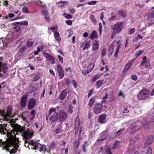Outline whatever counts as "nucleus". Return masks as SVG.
I'll list each match as a JSON object with an SVG mask.
<instances>
[{
	"mask_svg": "<svg viewBox=\"0 0 154 154\" xmlns=\"http://www.w3.org/2000/svg\"><path fill=\"white\" fill-rule=\"evenodd\" d=\"M34 133L31 132L30 131H23L22 134V136L23 137L25 140V146L26 147H28L29 149V144L28 143V141L33 136Z\"/></svg>",
	"mask_w": 154,
	"mask_h": 154,
	"instance_id": "nucleus-1",
	"label": "nucleus"
},
{
	"mask_svg": "<svg viewBox=\"0 0 154 154\" xmlns=\"http://www.w3.org/2000/svg\"><path fill=\"white\" fill-rule=\"evenodd\" d=\"M149 95L148 90L146 88H143L140 91L137 97L140 100H145L149 97Z\"/></svg>",
	"mask_w": 154,
	"mask_h": 154,
	"instance_id": "nucleus-2",
	"label": "nucleus"
},
{
	"mask_svg": "<svg viewBox=\"0 0 154 154\" xmlns=\"http://www.w3.org/2000/svg\"><path fill=\"white\" fill-rule=\"evenodd\" d=\"M79 116H77L75 118V135H78L80 137L81 135L82 129L80 127V122Z\"/></svg>",
	"mask_w": 154,
	"mask_h": 154,
	"instance_id": "nucleus-3",
	"label": "nucleus"
},
{
	"mask_svg": "<svg viewBox=\"0 0 154 154\" xmlns=\"http://www.w3.org/2000/svg\"><path fill=\"white\" fill-rule=\"evenodd\" d=\"M5 142H3L2 143V147L3 149H5L7 151H9V152L10 154H12L14 153L15 154L16 152H17V148L18 146H14L15 149H12V150H10L9 148V147H10L11 145L13 143H10V144H9L8 143H5Z\"/></svg>",
	"mask_w": 154,
	"mask_h": 154,
	"instance_id": "nucleus-4",
	"label": "nucleus"
},
{
	"mask_svg": "<svg viewBox=\"0 0 154 154\" xmlns=\"http://www.w3.org/2000/svg\"><path fill=\"white\" fill-rule=\"evenodd\" d=\"M123 26L122 22L120 21L117 22L113 26H112L111 27L114 33H118L122 31Z\"/></svg>",
	"mask_w": 154,
	"mask_h": 154,
	"instance_id": "nucleus-5",
	"label": "nucleus"
},
{
	"mask_svg": "<svg viewBox=\"0 0 154 154\" xmlns=\"http://www.w3.org/2000/svg\"><path fill=\"white\" fill-rule=\"evenodd\" d=\"M103 109V106L101 103H97L94 106L93 112L95 114H99L101 113L102 112Z\"/></svg>",
	"mask_w": 154,
	"mask_h": 154,
	"instance_id": "nucleus-6",
	"label": "nucleus"
},
{
	"mask_svg": "<svg viewBox=\"0 0 154 154\" xmlns=\"http://www.w3.org/2000/svg\"><path fill=\"white\" fill-rule=\"evenodd\" d=\"M8 130L7 129V131H6L7 132L6 135L8 138L7 140L5 142V143H8L9 144H10V143H13V141H14L16 136H13L12 133L8 132Z\"/></svg>",
	"mask_w": 154,
	"mask_h": 154,
	"instance_id": "nucleus-7",
	"label": "nucleus"
},
{
	"mask_svg": "<svg viewBox=\"0 0 154 154\" xmlns=\"http://www.w3.org/2000/svg\"><path fill=\"white\" fill-rule=\"evenodd\" d=\"M36 100L34 98H31L29 100L28 103V107L29 109H31L33 108L36 105Z\"/></svg>",
	"mask_w": 154,
	"mask_h": 154,
	"instance_id": "nucleus-8",
	"label": "nucleus"
},
{
	"mask_svg": "<svg viewBox=\"0 0 154 154\" xmlns=\"http://www.w3.org/2000/svg\"><path fill=\"white\" fill-rule=\"evenodd\" d=\"M28 95L27 94H24L22 97L20 102L21 106L24 107L26 106L27 101Z\"/></svg>",
	"mask_w": 154,
	"mask_h": 154,
	"instance_id": "nucleus-9",
	"label": "nucleus"
},
{
	"mask_svg": "<svg viewBox=\"0 0 154 154\" xmlns=\"http://www.w3.org/2000/svg\"><path fill=\"white\" fill-rule=\"evenodd\" d=\"M149 124V123L147 121L145 122L144 124L139 121H137L134 123V125H135L134 128H137V129H140L143 127L147 126Z\"/></svg>",
	"mask_w": 154,
	"mask_h": 154,
	"instance_id": "nucleus-10",
	"label": "nucleus"
},
{
	"mask_svg": "<svg viewBox=\"0 0 154 154\" xmlns=\"http://www.w3.org/2000/svg\"><path fill=\"white\" fill-rule=\"evenodd\" d=\"M43 53L44 56L51 62L52 64L55 63V58L53 56L46 52H43Z\"/></svg>",
	"mask_w": 154,
	"mask_h": 154,
	"instance_id": "nucleus-11",
	"label": "nucleus"
},
{
	"mask_svg": "<svg viewBox=\"0 0 154 154\" xmlns=\"http://www.w3.org/2000/svg\"><path fill=\"white\" fill-rule=\"evenodd\" d=\"M57 72L60 79H62L64 76V73L62 66L60 64L57 65Z\"/></svg>",
	"mask_w": 154,
	"mask_h": 154,
	"instance_id": "nucleus-12",
	"label": "nucleus"
},
{
	"mask_svg": "<svg viewBox=\"0 0 154 154\" xmlns=\"http://www.w3.org/2000/svg\"><path fill=\"white\" fill-rule=\"evenodd\" d=\"M106 115L103 114L100 115L98 118V122L101 124H105L106 122Z\"/></svg>",
	"mask_w": 154,
	"mask_h": 154,
	"instance_id": "nucleus-13",
	"label": "nucleus"
},
{
	"mask_svg": "<svg viewBox=\"0 0 154 154\" xmlns=\"http://www.w3.org/2000/svg\"><path fill=\"white\" fill-rule=\"evenodd\" d=\"M153 139V136L152 135H150L146 138L145 142L144 144L145 147H147L152 142Z\"/></svg>",
	"mask_w": 154,
	"mask_h": 154,
	"instance_id": "nucleus-14",
	"label": "nucleus"
},
{
	"mask_svg": "<svg viewBox=\"0 0 154 154\" xmlns=\"http://www.w3.org/2000/svg\"><path fill=\"white\" fill-rule=\"evenodd\" d=\"M58 117V113L57 112H55L50 116L49 119L51 123H53L57 120Z\"/></svg>",
	"mask_w": 154,
	"mask_h": 154,
	"instance_id": "nucleus-15",
	"label": "nucleus"
},
{
	"mask_svg": "<svg viewBox=\"0 0 154 154\" xmlns=\"http://www.w3.org/2000/svg\"><path fill=\"white\" fill-rule=\"evenodd\" d=\"M146 59L147 57H146L144 56L142 58L143 61L140 63V65L142 66L145 63H146L145 64V67L146 68H149L150 66V64L149 60L147 62Z\"/></svg>",
	"mask_w": 154,
	"mask_h": 154,
	"instance_id": "nucleus-16",
	"label": "nucleus"
},
{
	"mask_svg": "<svg viewBox=\"0 0 154 154\" xmlns=\"http://www.w3.org/2000/svg\"><path fill=\"white\" fill-rule=\"evenodd\" d=\"M67 114L65 112H60L59 115V120L60 122H63L67 118Z\"/></svg>",
	"mask_w": 154,
	"mask_h": 154,
	"instance_id": "nucleus-17",
	"label": "nucleus"
},
{
	"mask_svg": "<svg viewBox=\"0 0 154 154\" xmlns=\"http://www.w3.org/2000/svg\"><path fill=\"white\" fill-rule=\"evenodd\" d=\"M135 60V59H131L126 65L124 69V72H126L130 69L131 65L134 62Z\"/></svg>",
	"mask_w": 154,
	"mask_h": 154,
	"instance_id": "nucleus-18",
	"label": "nucleus"
},
{
	"mask_svg": "<svg viewBox=\"0 0 154 154\" xmlns=\"http://www.w3.org/2000/svg\"><path fill=\"white\" fill-rule=\"evenodd\" d=\"M67 88H66L65 89L63 90L61 93L60 94L59 96V98L60 100H64L67 96Z\"/></svg>",
	"mask_w": 154,
	"mask_h": 154,
	"instance_id": "nucleus-19",
	"label": "nucleus"
},
{
	"mask_svg": "<svg viewBox=\"0 0 154 154\" xmlns=\"http://www.w3.org/2000/svg\"><path fill=\"white\" fill-rule=\"evenodd\" d=\"M116 43V41H113L109 47V54H108V56L109 57H110L114 51V45Z\"/></svg>",
	"mask_w": 154,
	"mask_h": 154,
	"instance_id": "nucleus-20",
	"label": "nucleus"
},
{
	"mask_svg": "<svg viewBox=\"0 0 154 154\" xmlns=\"http://www.w3.org/2000/svg\"><path fill=\"white\" fill-rule=\"evenodd\" d=\"M12 111V107L11 105H9L7 107V111L6 113L5 114V116L7 119L8 117H10Z\"/></svg>",
	"mask_w": 154,
	"mask_h": 154,
	"instance_id": "nucleus-21",
	"label": "nucleus"
},
{
	"mask_svg": "<svg viewBox=\"0 0 154 154\" xmlns=\"http://www.w3.org/2000/svg\"><path fill=\"white\" fill-rule=\"evenodd\" d=\"M98 48V42L97 40H95L92 45V49L94 51H97Z\"/></svg>",
	"mask_w": 154,
	"mask_h": 154,
	"instance_id": "nucleus-22",
	"label": "nucleus"
},
{
	"mask_svg": "<svg viewBox=\"0 0 154 154\" xmlns=\"http://www.w3.org/2000/svg\"><path fill=\"white\" fill-rule=\"evenodd\" d=\"M54 35L56 40L57 41L59 42L61 41V38L59 32H55L54 33Z\"/></svg>",
	"mask_w": 154,
	"mask_h": 154,
	"instance_id": "nucleus-23",
	"label": "nucleus"
},
{
	"mask_svg": "<svg viewBox=\"0 0 154 154\" xmlns=\"http://www.w3.org/2000/svg\"><path fill=\"white\" fill-rule=\"evenodd\" d=\"M97 37V33L95 31H93L90 34L89 38L91 40H93Z\"/></svg>",
	"mask_w": 154,
	"mask_h": 154,
	"instance_id": "nucleus-24",
	"label": "nucleus"
},
{
	"mask_svg": "<svg viewBox=\"0 0 154 154\" xmlns=\"http://www.w3.org/2000/svg\"><path fill=\"white\" fill-rule=\"evenodd\" d=\"M1 119L5 120H6L7 119L4 111L0 110V120Z\"/></svg>",
	"mask_w": 154,
	"mask_h": 154,
	"instance_id": "nucleus-25",
	"label": "nucleus"
},
{
	"mask_svg": "<svg viewBox=\"0 0 154 154\" xmlns=\"http://www.w3.org/2000/svg\"><path fill=\"white\" fill-rule=\"evenodd\" d=\"M119 14L121 16L123 17H125L127 15V14L125 11L122 10L120 9L118 11Z\"/></svg>",
	"mask_w": 154,
	"mask_h": 154,
	"instance_id": "nucleus-26",
	"label": "nucleus"
},
{
	"mask_svg": "<svg viewBox=\"0 0 154 154\" xmlns=\"http://www.w3.org/2000/svg\"><path fill=\"white\" fill-rule=\"evenodd\" d=\"M89 18L94 24H96L97 20L94 15L91 14L89 17Z\"/></svg>",
	"mask_w": 154,
	"mask_h": 154,
	"instance_id": "nucleus-27",
	"label": "nucleus"
},
{
	"mask_svg": "<svg viewBox=\"0 0 154 154\" xmlns=\"http://www.w3.org/2000/svg\"><path fill=\"white\" fill-rule=\"evenodd\" d=\"M100 76H101V75L100 74H98L97 75H94L91 79V82L93 83Z\"/></svg>",
	"mask_w": 154,
	"mask_h": 154,
	"instance_id": "nucleus-28",
	"label": "nucleus"
},
{
	"mask_svg": "<svg viewBox=\"0 0 154 154\" xmlns=\"http://www.w3.org/2000/svg\"><path fill=\"white\" fill-rule=\"evenodd\" d=\"M95 97H93L91 98L89 101L88 105L90 108H91L92 107L95 101Z\"/></svg>",
	"mask_w": 154,
	"mask_h": 154,
	"instance_id": "nucleus-29",
	"label": "nucleus"
},
{
	"mask_svg": "<svg viewBox=\"0 0 154 154\" xmlns=\"http://www.w3.org/2000/svg\"><path fill=\"white\" fill-rule=\"evenodd\" d=\"M103 80H100L97 81L96 82V88H98L102 85Z\"/></svg>",
	"mask_w": 154,
	"mask_h": 154,
	"instance_id": "nucleus-30",
	"label": "nucleus"
},
{
	"mask_svg": "<svg viewBox=\"0 0 154 154\" xmlns=\"http://www.w3.org/2000/svg\"><path fill=\"white\" fill-rule=\"evenodd\" d=\"M61 125L60 124H59L58 125V127H60V128H57L55 130V132L56 134H57L60 133L61 132V131H62V129L61 128Z\"/></svg>",
	"mask_w": 154,
	"mask_h": 154,
	"instance_id": "nucleus-31",
	"label": "nucleus"
},
{
	"mask_svg": "<svg viewBox=\"0 0 154 154\" xmlns=\"http://www.w3.org/2000/svg\"><path fill=\"white\" fill-rule=\"evenodd\" d=\"M122 42V41L120 40H118L116 42V49H118L119 50V49L120 48L121 46Z\"/></svg>",
	"mask_w": 154,
	"mask_h": 154,
	"instance_id": "nucleus-32",
	"label": "nucleus"
},
{
	"mask_svg": "<svg viewBox=\"0 0 154 154\" xmlns=\"http://www.w3.org/2000/svg\"><path fill=\"white\" fill-rule=\"evenodd\" d=\"M41 146V144H40L39 143H38L36 142V143L34 145V146L32 147H31V148L35 150L38 148L40 147V146Z\"/></svg>",
	"mask_w": 154,
	"mask_h": 154,
	"instance_id": "nucleus-33",
	"label": "nucleus"
},
{
	"mask_svg": "<svg viewBox=\"0 0 154 154\" xmlns=\"http://www.w3.org/2000/svg\"><path fill=\"white\" fill-rule=\"evenodd\" d=\"M41 146L39 149V151L40 152L44 151V152H46V146L43 145L40 146Z\"/></svg>",
	"mask_w": 154,
	"mask_h": 154,
	"instance_id": "nucleus-34",
	"label": "nucleus"
},
{
	"mask_svg": "<svg viewBox=\"0 0 154 154\" xmlns=\"http://www.w3.org/2000/svg\"><path fill=\"white\" fill-rule=\"evenodd\" d=\"M118 141H116L114 143L113 146L112 147V149L113 150H115L118 148Z\"/></svg>",
	"mask_w": 154,
	"mask_h": 154,
	"instance_id": "nucleus-35",
	"label": "nucleus"
},
{
	"mask_svg": "<svg viewBox=\"0 0 154 154\" xmlns=\"http://www.w3.org/2000/svg\"><path fill=\"white\" fill-rule=\"evenodd\" d=\"M56 110L55 108H52L50 109L49 110L48 116H49L52 114L53 112H56Z\"/></svg>",
	"mask_w": 154,
	"mask_h": 154,
	"instance_id": "nucleus-36",
	"label": "nucleus"
},
{
	"mask_svg": "<svg viewBox=\"0 0 154 154\" xmlns=\"http://www.w3.org/2000/svg\"><path fill=\"white\" fill-rule=\"evenodd\" d=\"M106 154H112L111 152V149L110 147H107L106 149Z\"/></svg>",
	"mask_w": 154,
	"mask_h": 154,
	"instance_id": "nucleus-37",
	"label": "nucleus"
},
{
	"mask_svg": "<svg viewBox=\"0 0 154 154\" xmlns=\"http://www.w3.org/2000/svg\"><path fill=\"white\" fill-rule=\"evenodd\" d=\"M22 11L24 13H30V12L26 7H24L22 8Z\"/></svg>",
	"mask_w": 154,
	"mask_h": 154,
	"instance_id": "nucleus-38",
	"label": "nucleus"
},
{
	"mask_svg": "<svg viewBox=\"0 0 154 154\" xmlns=\"http://www.w3.org/2000/svg\"><path fill=\"white\" fill-rule=\"evenodd\" d=\"M58 27L56 26V27H53L50 28H49L51 30H52L53 32H57V30Z\"/></svg>",
	"mask_w": 154,
	"mask_h": 154,
	"instance_id": "nucleus-39",
	"label": "nucleus"
},
{
	"mask_svg": "<svg viewBox=\"0 0 154 154\" xmlns=\"http://www.w3.org/2000/svg\"><path fill=\"white\" fill-rule=\"evenodd\" d=\"M90 47V43L88 42L85 45L84 47L83 48V50H85L86 49H88Z\"/></svg>",
	"mask_w": 154,
	"mask_h": 154,
	"instance_id": "nucleus-40",
	"label": "nucleus"
},
{
	"mask_svg": "<svg viewBox=\"0 0 154 154\" xmlns=\"http://www.w3.org/2000/svg\"><path fill=\"white\" fill-rule=\"evenodd\" d=\"M28 143L30 145H31L33 147L35 144L36 143V141L33 140H31L28 142Z\"/></svg>",
	"mask_w": 154,
	"mask_h": 154,
	"instance_id": "nucleus-41",
	"label": "nucleus"
},
{
	"mask_svg": "<svg viewBox=\"0 0 154 154\" xmlns=\"http://www.w3.org/2000/svg\"><path fill=\"white\" fill-rule=\"evenodd\" d=\"M26 49V47H23L19 49V52L20 53H23Z\"/></svg>",
	"mask_w": 154,
	"mask_h": 154,
	"instance_id": "nucleus-42",
	"label": "nucleus"
},
{
	"mask_svg": "<svg viewBox=\"0 0 154 154\" xmlns=\"http://www.w3.org/2000/svg\"><path fill=\"white\" fill-rule=\"evenodd\" d=\"M33 45V43L32 41H28L26 43V46L28 47H31Z\"/></svg>",
	"mask_w": 154,
	"mask_h": 154,
	"instance_id": "nucleus-43",
	"label": "nucleus"
},
{
	"mask_svg": "<svg viewBox=\"0 0 154 154\" xmlns=\"http://www.w3.org/2000/svg\"><path fill=\"white\" fill-rule=\"evenodd\" d=\"M97 2L96 1L88 2V5H94L97 3Z\"/></svg>",
	"mask_w": 154,
	"mask_h": 154,
	"instance_id": "nucleus-44",
	"label": "nucleus"
},
{
	"mask_svg": "<svg viewBox=\"0 0 154 154\" xmlns=\"http://www.w3.org/2000/svg\"><path fill=\"white\" fill-rule=\"evenodd\" d=\"M20 25H23L25 26H27L28 25V22L27 21H25L23 22H20Z\"/></svg>",
	"mask_w": 154,
	"mask_h": 154,
	"instance_id": "nucleus-45",
	"label": "nucleus"
},
{
	"mask_svg": "<svg viewBox=\"0 0 154 154\" xmlns=\"http://www.w3.org/2000/svg\"><path fill=\"white\" fill-rule=\"evenodd\" d=\"M7 124H0V127H2L3 128H4L5 129V131H7V129L5 128V127L7 126Z\"/></svg>",
	"mask_w": 154,
	"mask_h": 154,
	"instance_id": "nucleus-46",
	"label": "nucleus"
},
{
	"mask_svg": "<svg viewBox=\"0 0 154 154\" xmlns=\"http://www.w3.org/2000/svg\"><path fill=\"white\" fill-rule=\"evenodd\" d=\"M106 50L105 48H104L102 50L101 52V56L102 57H103L105 56L106 54Z\"/></svg>",
	"mask_w": 154,
	"mask_h": 154,
	"instance_id": "nucleus-47",
	"label": "nucleus"
},
{
	"mask_svg": "<svg viewBox=\"0 0 154 154\" xmlns=\"http://www.w3.org/2000/svg\"><path fill=\"white\" fill-rule=\"evenodd\" d=\"M66 2L65 1H60L58 2V3L60 4L59 5L60 7H61L65 5V3Z\"/></svg>",
	"mask_w": 154,
	"mask_h": 154,
	"instance_id": "nucleus-48",
	"label": "nucleus"
},
{
	"mask_svg": "<svg viewBox=\"0 0 154 154\" xmlns=\"http://www.w3.org/2000/svg\"><path fill=\"white\" fill-rule=\"evenodd\" d=\"M40 77L39 75H36L35 77H33V79H34L33 80V81H37L38 80Z\"/></svg>",
	"mask_w": 154,
	"mask_h": 154,
	"instance_id": "nucleus-49",
	"label": "nucleus"
},
{
	"mask_svg": "<svg viewBox=\"0 0 154 154\" xmlns=\"http://www.w3.org/2000/svg\"><path fill=\"white\" fill-rule=\"evenodd\" d=\"M34 61H37V62L42 61V59L40 57H35V59L34 60Z\"/></svg>",
	"mask_w": 154,
	"mask_h": 154,
	"instance_id": "nucleus-50",
	"label": "nucleus"
},
{
	"mask_svg": "<svg viewBox=\"0 0 154 154\" xmlns=\"http://www.w3.org/2000/svg\"><path fill=\"white\" fill-rule=\"evenodd\" d=\"M75 145L76 147H78L79 146L80 141L79 140H76L75 142Z\"/></svg>",
	"mask_w": 154,
	"mask_h": 154,
	"instance_id": "nucleus-51",
	"label": "nucleus"
},
{
	"mask_svg": "<svg viewBox=\"0 0 154 154\" xmlns=\"http://www.w3.org/2000/svg\"><path fill=\"white\" fill-rule=\"evenodd\" d=\"M42 15L45 16H46L48 15V11L45 10H43L42 11Z\"/></svg>",
	"mask_w": 154,
	"mask_h": 154,
	"instance_id": "nucleus-52",
	"label": "nucleus"
},
{
	"mask_svg": "<svg viewBox=\"0 0 154 154\" xmlns=\"http://www.w3.org/2000/svg\"><path fill=\"white\" fill-rule=\"evenodd\" d=\"M143 52V51L141 50L139 51L137 53L135 54V55L137 57H139Z\"/></svg>",
	"mask_w": 154,
	"mask_h": 154,
	"instance_id": "nucleus-53",
	"label": "nucleus"
},
{
	"mask_svg": "<svg viewBox=\"0 0 154 154\" xmlns=\"http://www.w3.org/2000/svg\"><path fill=\"white\" fill-rule=\"evenodd\" d=\"M71 82L74 86V88L75 89L76 88H77V85L75 81L74 80H72Z\"/></svg>",
	"mask_w": 154,
	"mask_h": 154,
	"instance_id": "nucleus-54",
	"label": "nucleus"
},
{
	"mask_svg": "<svg viewBox=\"0 0 154 154\" xmlns=\"http://www.w3.org/2000/svg\"><path fill=\"white\" fill-rule=\"evenodd\" d=\"M131 79L133 80L136 81L137 79V76L136 75H132Z\"/></svg>",
	"mask_w": 154,
	"mask_h": 154,
	"instance_id": "nucleus-55",
	"label": "nucleus"
},
{
	"mask_svg": "<svg viewBox=\"0 0 154 154\" xmlns=\"http://www.w3.org/2000/svg\"><path fill=\"white\" fill-rule=\"evenodd\" d=\"M88 145L86 144H83V152H85L86 151V148L87 147Z\"/></svg>",
	"mask_w": 154,
	"mask_h": 154,
	"instance_id": "nucleus-56",
	"label": "nucleus"
},
{
	"mask_svg": "<svg viewBox=\"0 0 154 154\" xmlns=\"http://www.w3.org/2000/svg\"><path fill=\"white\" fill-rule=\"evenodd\" d=\"M135 32V28H133L132 29H131L130 31L128 33L129 34L131 35L133 33H134Z\"/></svg>",
	"mask_w": 154,
	"mask_h": 154,
	"instance_id": "nucleus-57",
	"label": "nucleus"
},
{
	"mask_svg": "<svg viewBox=\"0 0 154 154\" xmlns=\"http://www.w3.org/2000/svg\"><path fill=\"white\" fill-rule=\"evenodd\" d=\"M123 130H122V129L118 130L116 133V135L118 136L121 134L122 133V131Z\"/></svg>",
	"mask_w": 154,
	"mask_h": 154,
	"instance_id": "nucleus-58",
	"label": "nucleus"
},
{
	"mask_svg": "<svg viewBox=\"0 0 154 154\" xmlns=\"http://www.w3.org/2000/svg\"><path fill=\"white\" fill-rule=\"evenodd\" d=\"M66 24L69 25H71L72 24V22L71 20H69L66 21Z\"/></svg>",
	"mask_w": 154,
	"mask_h": 154,
	"instance_id": "nucleus-59",
	"label": "nucleus"
},
{
	"mask_svg": "<svg viewBox=\"0 0 154 154\" xmlns=\"http://www.w3.org/2000/svg\"><path fill=\"white\" fill-rule=\"evenodd\" d=\"M108 96V94H107L105 95V96L104 97H103V100L101 102V103H103L105 102Z\"/></svg>",
	"mask_w": 154,
	"mask_h": 154,
	"instance_id": "nucleus-60",
	"label": "nucleus"
},
{
	"mask_svg": "<svg viewBox=\"0 0 154 154\" xmlns=\"http://www.w3.org/2000/svg\"><path fill=\"white\" fill-rule=\"evenodd\" d=\"M72 16L69 14H68L65 16V18L67 19H70L72 18Z\"/></svg>",
	"mask_w": 154,
	"mask_h": 154,
	"instance_id": "nucleus-61",
	"label": "nucleus"
},
{
	"mask_svg": "<svg viewBox=\"0 0 154 154\" xmlns=\"http://www.w3.org/2000/svg\"><path fill=\"white\" fill-rule=\"evenodd\" d=\"M64 79L65 80V81L66 82L68 85H69L70 84L71 81L70 79L67 78H65Z\"/></svg>",
	"mask_w": 154,
	"mask_h": 154,
	"instance_id": "nucleus-62",
	"label": "nucleus"
},
{
	"mask_svg": "<svg viewBox=\"0 0 154 154\" xmlns=\"http://www.w3.org/2000/svg\"><path fill=\"white\" fill-rule=\"evenodd\" d=\"M152 148L151 147H149L147 152V154H152Z\"/></svg>",
	"mask_w": 154,
	"mask_h": 154,
	"instance_id": "nucleus-63",
	"label": "nucleus"
},
{
	"mask_svg": "<svg viewBox=\"0 0 154 154\" xmlns=\"http://www.w3.org/2000/svg\"><path fill=\"white\" fill-rule=\"evenodd\" d=\"M58 57L59 58L60 61L61 63H63V58L60 55L58 56Z\"/></svg>",
	"mask_w": 154,
	"mask_h": 154,
	"instance_id": "nucleus-64",
	"label": "nucleus"
}]
</instances>
